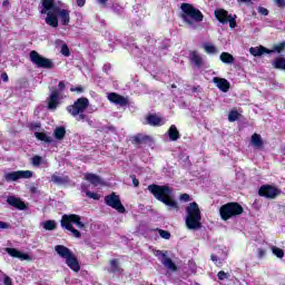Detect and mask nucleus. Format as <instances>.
I'll use <instances>...</instances> for the list:
<instances>
[{"mask_svg": "<svg viewBox=\"0 0 285 285\" xmlns=\"http://www.w3.org/2000/svg\"><path fill=\"white\" fill-rule=\"evenodd\" d=\"M40 13L47 16L45 18V23L50 26V28H59V19L62 26H68V23H70V10L59 8L55 4V0H42Z\"/></svg>", "mask_w": 285, "mask_h": 285, "instance_id": "1", "label": "nucleus"}, {"mask_svg": "<svg viewBox=\"0 0 285 285\" xmlns=\"http://www.w3.org/2000/svg\"><path fill=\"white\" fill-rule=\"evenodd\" d=\"M147 189L154 195L155 199L168 206L169 210H179V204L175 200L174 190L168 185H149Z\"/></svg>", "mask_w": 285, "mask_h": 285, "instance_id": "2", "label": "nucleus"}, {"mask_svg": "<svg viewBox=\"0 0 285 285\" xmlns=\"http://www.w3.org/2000/svg\"><path fill=\"white\" fill-rule=\"evenodd\" d=\"M180 10V18L184 23H186L188 28H191V30H197V28H199V23L204 21V13L188 3H183Z\"/></svg>", "mask_w": 285, "mask_h": 285, "instance_id": "3", "label": "nucleus"}, {"mask_svg": "<svg viewBox=\"0 0 285 285\" xmlns=\"http://www.w3.org/2000/svg\"><path fill=\"white\" fill-rule=\"evenodd\" d=\"M60 224L62 228H66V230H69L73 237L78 238L81 237V233L78 229H75L72 224L77 226L80 230H83L86 228V224L81 222V216L77 214H65L61 217Z\"/></svg>", "mask_w": 285, "mask_h": 285, "instance_id": "4", "label": "nucleus"}, {"mask_svg": "<svg viewBox=\"0 0 285 285\" xmlns=\"http://www.w3.org/2000/svg\"><path fill=\"white\" fill-rule=\"evenodd\" d=\"M186 226L190 230H197L202 228V210H199V205L197 203H190L186 207Z\"/></svg>", "mask_w": 285, "mask_h": 285, "instance_id": "5", "label": "nucleus"}, {"mask_svg": "<svg viewBox=\"0 0 285 285\" xmlns=\"http://www.w3.org/2000/svg\"><path fill=\"white\" fill-rule=\"evenodd\" d=\"M88 98H79L73 105L67 107V111L72 117H77V121H83L86 119V108L89 106Z\"/></svg>", "mask_w": 285, "mask_h": 285, "instance_id": "6", "label": "nucleus"}, {"mask_svg": "<svg viewBox=\"0 0 285 285\" xmlns=\"http://www.w3.org/2000/svg\"><path fill=\"white\" fill-rule=\"evenodd\" d=\"M220 217L224 222H228L232 217H237V215H242L244 213V207H242L237 203H228L220 207L219 209Z\"/></svg>", "mask_w": 285, "mask_h": 285, "instance_id": "7", "label": "nucleus"}, {"mask_svg": "<svg viewBox=\"0 0 285 285\" xmlns=\"http://www.w3.org/2000/svg\"><path fill=\"white\" fill-rule=\"evenodd\" d=\"M31 63H35L37 68L50 69L53 67L52 60L39 55L36 50H32L29 55Z\"/></svg>", "mask_w": 285, "mask_h": 285, "instance_id": "8", "label": "nucleus"}, {"mask_svg": "<svg viewBox=\"0 0 285 285\" xmlns=\"http://www.w3.org/2000/svg\"><path fill=\"white\" fill-rule=\"evenodd\" d=\"M105 204L120 214L126 213V207H124V204H121V198H119V195L115 193L105 197Z\"/></svg>", "mask_w": 285, "mask_h": 285, "instance_id": "9", "label": "nucleus"}, {"mask_svg": "<svg viewBox=\"0 0 285 285\" xmlns=\"http://www.w3.org/2000/svg\"><path fill=\"white\" fill-rule=\"evenodd\" d=\"M32 170H18L4 174L6 181H19V179H32Z\"/></svg>", "mask_w": 285, "mask_h": 285, "instance_id": "10", "label": "nucleus"}, {"mask_svg": "<svg viewBox=\"0 0 285 285\" xmlns=\"http://www.w3.org/2000/svg\"><path fill=\"white\" fill-rule=\"evenodd\" d=\"M61 99H63V95L61 91L53 90L51 91L50 96L47 98V106L49 110H55L59 108L61 104Z\"/></svg>", "mask_w": 285, "mask_h": 285, "instance_id": "11", "label": "nucleus"}, {"mask_svg": "<svg viewBox=\"0 0 285 285\" xmlns=\"http://www.w3.org/2000/svg\"><path fill=\"white\" fill-rule=\"evenodd\" d=\"M258 194L261 195V197H266L267 199H275V197L279 195V190L271 185H263L259 188Z\"/></svg>", "mask_w": 285, "mask_h": 285, "instance_id": "12", "label": "nucleus"}, {"mask_svg": "<svg viewBox=\"0 0 285 285\" xmlns=\"http://www.w3.org/2000/svg\"><path fill=\"white\" fill-rule=\"evenodd\" d=\"M108 99L111 104H115L116 106H128V98L116 92L109 94Z\"/></svg>", "mask_w": 285, "mask_h": 285, "instance_id": "13", "label": "nucleus"}, {"mask_svg": "<svg viewBox=\"0 0 285 285\" xmlns=\"http://www.w3.org/2000/svg\"><path fill=\"white\" fill-rule=\"evenodd\" d=\"M213 83L222 90V92H228L230 90V82H228L225 78L214 77Z\"/></svg>", "mask_w": 285, "mask_h": 285, "instance_id": "14", "label": "nucleus"}, {"mask_svg": "<svg viewBox=\"0 0 285 285\" xmlns=\"http://www.w3.org/2000/svg\"><path fill=\"white\" fill-rule=\"evenodd\" d=\"M6 253L10 255V257H16L17 259H21V262H26L30 259V256L28 254H23V252L17 249V248H6Z\"/></svg>", "mask_w": 285, "mask_h": 285, "instance_id": "15", "label": "nucleus"}, {"mask_svg": "<svg viewBox=\"0 0 285 285\" xmlns=\"http://www.w3.org/2000/svg\"><path fill=\"white\" fill-rule=\"evenodd\" d=\"M147 124H149V126H164L166 119L159 115H149L147 116Z\"/></svg>", "mask_w": 285, "mask_h": 285, "instance_id": "16", "label": "nucleus"}, {"mask_svg": "<svg viewBox=\"0 0 285 285\" xmlns=\"http://www.w3.org/2000/svg\"><path fill=\"white\" fill-rule=\"evenodd\" d=\"M214 14L217 21H219V23H228V19L230 18V16L228 14V11L224 9H216Z\"/></svg>", "mask_w": 285, "mask_h": 285, "instance_id": "17", "label": "nucleus"}, {"mask_svg": "<svg viewBox=\"0 0 285 285\" xmlns=\"http://www.w3.org/2000/svg\"><path fill=\"white\" fill-rule=\"evenodd\" d=\"M250 144L257 150H262V148H264V139H262V135L253 134L250 138Z\"/></svg>", "mask_w": 285, "mask_h": 285, "instance_id": "18", "label": "nucleus"}, {"mask_svg": "<svg viewBox=\"0 0 285 285\" xmlns=\"http://www.w3.org/2000/svg\"><path fill=\"white\" fill-rule=\"evenodd\" d=\"M7 203L9 204V206H13L14 208H19L20 210H23V208H26V203L21 202V199L14 196H9L7 198Z\"/></svg>", "mask_w": 285, "mask_h": 285, "instance_id": "19", "label": "nucleus"}, {"mask_svg": "<svg viewBox=\"0 0 285 285\" xmlns=\"http://www.w3.org/2000/svg\"><path fill=\"white\" fill-rule=\"evenodd\" d=\"M67 265L71 271H75V273H79L80 266H79V261H77V257H75V254H71L67 259H66Z\"/></svg>", "mask_w": 285, "mask_h": 285, "instance_id": "20", "label": "nucleus"}, {"mask_svg": "<svg viewBox=\"0 0 285 285\" xmlns=\"http://www.w3.org/2000/svg\"><path fill=\"white\" fill-rule=\"evenodd\" d=\"M55 250H56V253H58L59 256L62 257L63 259H67V258H69V257L72 255V252H71L68 247H66V246H63V245H57V246L55 247Z\"/></svg>", "mask_w": 285, "mask_h": 285, "instance_id": "21", "label": "nucleus"}, {"mask_svg": "<svg viewBox=\"0 0 285 285\" xmlns=\"http://www.w3.org/2000/svg\"><path fill=\"white\" fill-rule=\"evenodd\" d=\"M189 59L191 63H195L197 66V68H202V66H204V59H202V56L197 53V51H193L189 55Z\"/></svg>", "mask_w": 285, "mask_h": 285, "instance_id": "22", "label": "nucleus"}, {"mask_svg": "<svg viewBox=\"0 0 285 285\" xmlns=\"http://www.w3.org/2000/svg\"><path fill=\"white\" fill-rule=\"evenodd\" d=\"M51 181L53 184H58L59 186H61L63 184H68V181H70V178H68V176H61L59 174H53L51 176Z\"/></svg>", "mask_w": 285, "mask_h": 285, "instance_id": "23", "label": "nucleus"}, {"mask_svg": "<svg viewBox=\"0 0 285 285\" xmlns=\"http://www.w3.org/2000/svg\"><path fill=\"white\" fill-rule=\"evenodd\" d=\"M85 179L90 181L92 186H101V178L96 174H85Z\"/></svg>", "mask_w": 285, "mask_h": 285, "instance_id": "24", "label": "nucleus"}, {"mask_svg": "<svg viewBox=\"0 0 285 285\" xmlns=\"http://www.w3.org/2000/svg\"><path fill=\"white\" fill-rule=\"evenodd\" d=\"M56 45L58 48H60V52L63 55V57H70V49L68 48V45L63 42V40L58 39Z\"/></svg>", "mask_w": 285, "mask_h": 285, "instance_id": "25", "label": "nucleus"}, {"mask_svg": "<svg viewBox=\"0 0 285 285\" xmlns=\"http://www.w3.org/2000/svg\"><path fill=\"white\" fill-rule=\"evenodd\" d=\"M81 191L85 193L86 197H88L89 199L99 200L101 198L99 194L88 190V186L86 185L81 186Z\"/></svg>", "mask_w": 285, "mask_h": 285, "instance_id": "26", "label": "nucleus"}, {"mask_svg": "<svg viewBox=\"0 0 285 285\" xmlns=\"http://www.w3.org/2000/svg\"><path fill=\"white\" fill-rule=\"evenodd\" d=\"M203 48L207 55H218L219 53V50L217 49V47H215V45H213L210 42H205L203 45Z\"/></svg>", "mask_w": 285, "mask_h": 285, "instance_id": "27", "label": "nucleus"}, {"mask_svg": "<svg viewBox=\"0 0 285 285\" xmlns=\"http://www.w3.org/2000/svg\"><path fill=\"white\" fill-rule=\"evenodd\" d=\"M168 136L170 141H177L179 139V130H177V126L171 125L170 128L168 129Z\"/></svg>", "mask_w": 285, "mask_h": 285, "instance_id": "28", "label": "nucleus"}, {"mask_svg": "<svg viewBox=\"0 0 285 285\" xmlns=\"http://www.w3.org/2000/svg\"><path fill=\"white\" fill-rule=\"evenodd\" d=\"M249 52L253 57H262L264 52H268V49L264 47H250Z\"/></svg>", "mask_w": 285, "mask_h": 285, "instance_id": "29", "label": "nucleus"}, {"mask_svg": "<svg viewBox=\"0 0 285 285\" xmlns=\"http://www.w3.org/2000/svg\"><path fill=\"white\" fill-rule=\"evenodd\" d=\"M273 68L277 70H285V58L278 57L272 62Z\"/></svg>", "mask_w": 285, "mask_h": 285, "instance_id": "30", "label": "nucleus"}, {"mask_svg": "<svg viewBox=\"0 0 285 285\" xmlns=\"http://www.w3.org/2000/svg\"><path fill=\"white\" fill-rule=\"evenodd\" d=\"M220 61L223 63H235V57H233V55L228 53V52H222L220 53Z\"/></svg>", "mask_w": 285, "mask_h": 285, "instance_id": "31", "label": "nucleus"}, {"mask_svg": "<svg viewBox=\"0 0 285 285\" xmlns=\"http://www.w3.org/2000/svg\"><path fill=\"white\" fill-rule=\"evenodd\" d=\"M161 264L165 266V268H167L168 271L175 272L177 271V265L174 264L173 259L168 258V256L166 258L163 259Z\"/></svg>", "mask_w": 285, "mask_h": 285, "instance_id": "32", "label": "nucleus"}, {"mask_svg": "<svg viewBox=\"0 0 285 285\" xmlns=\"http://www.w3.org/2000/svg\"><path fill=\"white\" fill-rule=\"evenodd\" d=\"M35 137H37L40 141H45L46 144H52V137L46 135V132H36Z\"/></svg>", "mask_w": 285, "mask_h": 285, "instance_id": "33", "label": "nucleus"}, {"mask_svg": "<svg viewBox=\"0 0 285 285\" xmlns=\"http://www.w3.org/2000/svg\"><path fill=\"white\" fill-rule=\"evenodd\" d=\"M53 135H55L56 139L61 141V139H63L66 137V128H63V127L56 128L53 131Z\"/></svg>", "mask_w": 285, "mask_h": 285, "instance_id": "34", "label": "nucleus"}, {"mask_svg": "<svg viewBox=\"0 0 285 285\" xmlns=\"http://www.w3.org/2000/svg\"><path fill=\"white\" fill-rule=\"evenodd\" d=\"M42 228H45V230H55V228H57V222L46 220L42 223Z\"/></svg>", "mask_w": 285, "mask_h": 285, "instance_id": "35", "label": "nucleus"}, {"mask_svg": "<svg viewBox=\"0 0 285 285\" xmlns=\"http://www.w3.org/2000/svg\"><path fill=\"white\" fill-rule=\"evenodd\" d=\"M272 253L273 255H275L276 257H278V259L284 258V249L276 247V246H272Z\"/></svg>", "mask_w": 285, "mask_h": 285, "instance_id": "36", "label": "nucleus"}, {"mask_svg": "<svg viewBox=\"0 0 285 285\" xmlns=\"http://www.w3.org/2000/svg\"><path fill=\"white\" fill-rule=\"evenodd\" d=\"M119 261H117V259H112L111 262H110V272L111 273H119Z\"/></svg>", "mask_w": 285, "mask_h": 285, "instance_id": "37", "label": "nucleus"}, {"mask_svg": "<svg viewBox=\"0 0 285 285\" xmlns=\"http://www.w3.org/2000/svg\"><path fill=\"white\" fill-rule=\"evenodd\" d=\"M285 43L281 42L279 45L274 46L273 50H267V52H284Z\"/></svg>", "mask_w": 285, "mask_h": 285, "instance_id": "38", "label": "nucleus"}, {"mask_svg": "<svg viewBox=\"0 0 285 285\" xmlns=\"http://www.w3.org/2000/svg\"><path fill=\"white\" fill-rule=\"evenodd\" d=\"M237 119H239V112L232 110L228 115V121H237Z\"/></svg>", "mask_w": 285, "mask_h": 285, "instance_id": "39", "label": "nucleus"}, {"mask_svg": "<svg viewBox=\"0 0 285 285\" xmlns=\"http://www.w3.org/2000/svg\"><path fill=\"white\" fill-rule=\"evenodd\" d=\"M217 277L220 282H224V279H229L230 278V274H228L224 271H220V272H218Z\"/></svg>", "mask_w": 285, "mask_h": 285, "instance_id": "40", "label": "nucleus"}, {"mask_svg": "<svg viewBox=\"0 0 285 285\" xmlns=\"http://www.w3.org/2000/svg\"><path fill=\"white\" fill-rule=\"evenodd\" d=\"M235 19H237V16L233 17L229 14V19H227V23H229V28H237V21Z\"/></svg>", "mask_w": 285, "mask_h": 285, "instance_id": "41", "label": "nucleus"}, {"mask_svg": "<svg viewBox=\"0 0 285 285\" xmlns=\"http://www.w3.org/2000/svg\"><path fill=\"white\" fill-rule=\"evenodd\" d=\"M154 255L156 256V257H158V259L160 261V262H163V259H166L168 256L164 253V252H161V250H156L155 253H154Z\"/></svg>", "mask_w": 285, "mask_h": 285, "instance_id": "42", "label": "nucleus"}, {"mask_svg": "<svg viewBox=\"0 0 285 285\" xmlns=\"http://www.w3.org/2000/svg\"><path fill=\"white\" fill-rule=\"evenodd\" d=\"M158 233H159L160 237H163V239H170V232L159 229Z\"/></svg>", "mask_w": 285, "mask_h": 285, "instance_id": "43", "label": "nucleus"}, {"mask_svg": "<svg viewBox=\"0 0 285 285\" xmlns=\"http://www.w3.org/2000/svg\"><path fill=\"white\" fill-rule=\"evenodd\" d=\"M41 161H43V159L41 158V156H35L32 158V166H41Z\"/></svg>", "mask_w": 285, "mask_h": 285, "instance_id": "44", "label": "nucleus"}, {"mask_svg": "<svg viewBox=\"0 0 285 285\" xmlns=\"http://www.w3.org/2000/svg\"><path fill=\"white\" fill-rule=\"evenodd\" d=\"M257 255H258V259H264V257H266V250L258 248L257 249Z\"/></svg>", "mask_w": 285, "mask_h": 285, "instance_id": "45", "label": "nucleus"}, {"mask_svg": "<svg viewBox=\"0 0 285 285\" xmlns=\"http://www.w3.org/2000/svg\"><path fill=\"white\" fill-rule=\"evenodd\" d=\"M258 13L263 14V17H268V9H266L264 7H259L258 8Z\"/></svg>", "mask_w": 285, "mask_h": 285, "instance_id": "46", "label": "nucleus"}, {"mask_svg": "<svg viewBox=\"0 0 285 285\" xmlns=\"http://www.w3.org/2000/svg\"><path fill=\"white\" fill-rule=\"evenodd\" d=\"M212 262H214L216 266H219L222 264V259H219V257H217V255L215 254L212 255Z\"/></svg>", "mask_w": 285, "mask_h": 285, "instance_id": "47", "label": "nucleus"}, {"mask_svg": "<svg viewBox=\"0 0 285 285\" xmlns=\"http://www.w3.org/2000/svg\"><path fill=\"white\" fill-rule=\"evenodd\" d=\"M70 91H71V92H79V94H81V92H83V87H81V86L71 87V88H70Z\"/></svg>", "mask_w": 285, "mask_h": 285, "instance_id": "48", "label": "nucleus"}, {"mask_svg": "<svg viewBox=\"0 0 285 285\" xmlns=\"http://www.w3.org/2000/svg\"><path fill=\"white\" fill-rule=\"evenodd\" d=\"M180 202H190V195L188 194H183L179 197Z\"/></svg>", "mask_w": 285, "mask_h": 285, "instance_id": "49", "label": "nucleus"}, {"mask_svg": "<svg viewBox=\"0 0 285 285\" xmlns=\"http://www.w3.org/2000/svg\"><path fill=\"white\" fill-rule=\"evenodd\" d=\"M278 8H285V0H274Z\"/></svg>", "mask_w": 285, "mask_h": 285, "instance_id": "50", "label": "nucleus"}, {"mask_svg": "<svg viewBox=\"0 0 285 285\" xmlns=\"http://www.w3.org/2000/svg\"><path fill=\"white\" fill-rule=\"evenodd\" d=\"M145 139H148V137H144V136H136L135 137V141H137V144H141V141H145Z\"/></svg>", "mask_w": 285, "mask_h": 285, "instance_id": "51", "label": "nucleus"}, {"mask_svg": "<svg viewBox=\"0 0 285 285\" xmlns=\"http://www.w3.org/2000/svg\"><path fill=\"white\" fill-rule=\"evenodd\" d=\"M3 284L4 285H12V278H10V276H4Z\"/></svg>", "mask_w": 285, "mask_h": 285, "instance_id": "52", "label": "nucleus"}, {"mask_svg": "<svg viewBox=\"0 0 285 285\" xmlns=\"http://www.w3.org/2000/svg\"><path fill=\"white\" fill-rule=\"evenodd\" d=\"M76 3L79 8H83L86 6V0H76Z\"/></svg>", "mask_w": 285, "mask_h": 285, "instance_id": "53", "label": "nucleus"}, {"mask_svg": "<svg viewBox=\"0 0 285 285\" xmlns=\"http://www.w3.org/2000/svg\"><path fill=\"white\" fill-rule=\"evenodd\" d=\"M58 88H59L58 92H61L66 88V83L63 81H60L58 83Z\"/></svg>", "mask_w": 285, "mask_h": 285, "instance_id": "54", "label": "nucleus"}, {"mask_svg": "<svg viewBox=\"0 0 285 285\" xmlns=\"http://www.w3.org/2000/svg\"><path fill=\"white\" fill-rule=\"evenodd\" d=\"M1 79H2V81L8 82V73H7V72H3V73L1 75Z\"/></svg>", "mask_w": 285, "mask_h": 285, "instance_id": "55", "label": "nucleus"}, {"mask_svg": "<svg viewBox=\"0 0 285 285\" xmlns=\"http://www.w3.org/2000/svg\"><path fill=\"white\" fill-rule=\"evenodd\" d=\"M0 228H8V224L0 220Z\"/></svg>", "mask_w": 285, "mask_h": 285, "instance_id": "56", "label": "nucleus"}, {"mask_svg": "<svg viewBox=\"0 0 285 285\" xmlns=\"http://www.w3.org/2000/svg\"><path fill=\"white\" fill-rule=\"evenodd\" d=\"M134 186H139V180H137L136 178L132 179Z\"/></svg>", "mask_w": 285, "mask_h": 285, "instance_id": "57", "label": "nucleus"}, {"mask_svg": "<svg viewBox=\"0 0 285 285\" xmlns=\"http://www.w3.org/2000/svg\"><path fill=\"white\" fill-rule=\"evenodd\" d=\"M107 2L108 0H99V3H101V6H106Z\"/></svg>", "mask_w": 285, "mask_h": 285, "instance_id": "58", "label": "nucleus"}, {"mask_svg": "<svg viewBox=\"0 0 285 285\" xmlns=\"http://www.w3.org/2000/svg\"><path fill=\"white\" fill-rule=\"evenodd\" d=\"M240 3H250V0H238Z\"/></svg>", "mask_w": 285, "mask_h": 285, "instance_id": "59", "label": "nucleus"}, {"mask_svg": "<svg viewBox=\"0 0 285 285\" xmlns=\"http://www.w3.org/2000/svg\"><path fill=\"white\" fill-rule=\"evenodd\" d=\"M3 6H8V1L6 0V1H3Z\"/></svg>", "mask_w": 285, "mask_h": 285, "instance_id": "60", "label": "nucleus"}, {"mask_svg": "<svg viewBox=\"0 0 285 285\" xmlns=\"http://www.w3.org/2000/svg\"><path fill=\"white\" fill-rule=\"evenodd\" d=\"M171 87H173V88H177V86H175V85H173Z\"/></svg>", "mask_w": 285, "mask_h": 285, "instance_id": "61", "label": "nucleus"}]
</instances>
